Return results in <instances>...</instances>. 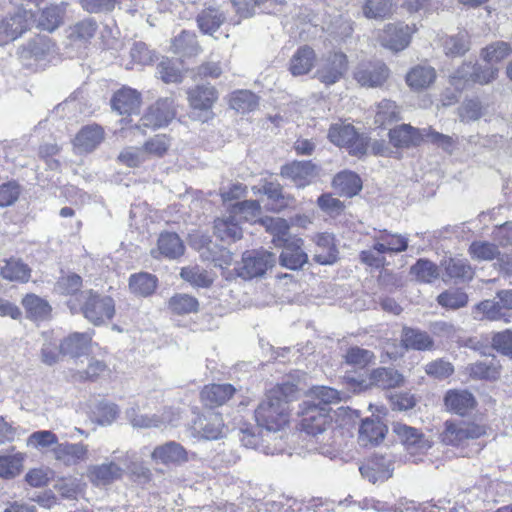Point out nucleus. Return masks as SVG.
Returning a JSON list of instances; mask_svg holds the SVG:
<instances>
[{"label": "nucleus", "instance_id": "14", "mask_svg": "<svg viewBox=\"0 0 512 512\" xmlns=\"http://www.w3.org/2000/svg\"><path fill=\"white\" fill-rule=\"evenodd\" d=\"M412 31L403 23H390L385 26L380 35V43L383 47L394 52L404 50L410 43Z\"/></svg>", "mask_w": 512, "mask_h": 512}, {"label": "nucleus", "instance_id": "38", "mask_svg": "<svg viewBox=\"0 0 512 512\" xmlns=\"http://www.w3.org/2000/svg\"><path fill=\"white\" fill-rule=\"evenodd\" d=\"M314 60L315 53L311 47H299L290 60L289 70L294 76L307 74L312 69Z\"/></svg>", "mask_w": 512, "mask_h": 512}, {"label": "nucleus", "instance_id": "56", "mask_svg": "<svg viewBox=\"0 0 512 512\" xmlns=\"http://www.w3.org/2000/svg\"><path fill=\"white\" fill-rule=\"evenodd\" d=\"M512 52V48L509 43L503 41H497L486 46L482 52V58L488 63H498L505 59Z\"/></svg>", "mask_w": 512, "mask_h": 512}, {"label": "nucleus", "instance_id": "34", "mask_svg": "<svg viewBox=\"0 0 512 512\" xmlns=\"http://www.w3.org/2000/svg\"><path fill=\"white\" fill-rule=\"evenodd\" d=\"M401 341L406 349L426 351L434 347L432 337L427 332L415 328H403Z\"/></svg>", "mask_w": 512, "mask_h": 512}, {"label": "nucleus", "instance_id": "5", "mask_svg": "<svg viewBox=\"0 0 512 512\" xmlns=\"http://www.w3.org/2000/svg\"><path fill=\"white\" fill-rule=\"evenodd\" d=\"M301 428L312 436L322 435L332 425L330 409L315 402L303 403Z\"/></svg>", "mask_w": 512, "mask_h": 512}, {"label": "nucleus", "instance_id": "2", "mask_svg": "<svg viewBox=\"0 0 512 512\" xmlns=\"http://www.w3.org/2000/svg\"><path fill=\"white\" fill-rule=\"evenodd\" d=\"M67 305L72 313L81 312L92 324L99 326L111 320L115 315V302L110 296L101 295L92 290L81 291Z\"/></svg>", "mask_w": 512, "mask_h": 512}, {"label": "nucleus", "instance_id": "36", "mask_svg": "<svg viewBox=\"0 0 512 512\" xmlns=\"http://www.w3.org/2000/svg\"><path fill=\"white\" fill-rule=\"evenodd\" d=\"M436 79V71L429 65H417L406 75V83L414 90L429 87Z\"/></svg>", "mask_w": 512, "mask_h": 512}, {"label": "nucleus", "instance_id": "44", "mask_svg": "<svg viewBox=\"0 0 512 512\" xmlns=\"http://www.w3.org/2000/svg\"><path fill=\"white\" fill-rule=\"evenodd\" d=\"M22 305L28 316L33 319H45L51 312L49 303L35 294H27L22 299Z\"/></svg>", "mask_w": 512, "mask_h": 512}, {"label": "nucleus", "instance_id": "58", "mask_svg": "<svg viewBox=\"0 0 512 512\" xmlns=\"http://www.w3.org/2000/svg\"><path fill=\"white\" fill-rule=\"evenodd\" d=\"M97 23L93 19H85L71 27L69 38L72 41L87 42L94 37Z\"/></svg>", "mask_w": 512, "mask_h": 512}, {"label": "nucleus", "instance_id": "42", "mask_svg": "<svg viewBox=\"0 0 512 512\" xmlns=\"http://www.w3.org/2000/svg\"><path fill=\"white\" fill-rule=\"evenodd\" d=\"M393 13L391 0H365L362 5V14L369 20H384Z\"/></svg>", "mask_w": 512, "mask_h": 512}, {"label": "nucleus", "instance_id": "39", "mask_svg": "<svg viewBox=\"0 0 512 512\" xmlns=\"http://www.w3.org/2000/svg\"><path fill=\"white\" fill-rule=\"evenodd\" d=\"M91 340L92 336L90 333L75 332L60 343L59 350L64 355L77 357L85 352Z\"/></svg>", "mask_w": 512, "mask_h": 512}, {"label": "nucleus", "instance_id": "20", "mask_svg": "<svg viewBox=\"0 0 512 512\" xmlns=\"http://www.w3.org/2000/svg\"><path fill=\"white\" fill-rule=\"evenodd\" d=\"M151 458L164 465H182L188 462V452L178 442L169 441L154 448Z\"/></svg>", "mask_w": 512, "mask_h": 512}, {"label": "nucleus", "instance_id": "59", "mask_svg": "<svg viewBox=\"0 0 512 512\" xmlns=\"http://www.w3.org/2000/svg\"><path fill=\"white\" fill-rule=\"evenodd\" d=\"M310 396L318 401L319 406L328 407L329 404L337 403L342 399V393L327 386H314L310 389Z\"/></svg>", "mask_w": 512, "mask_h": 512}, {"label": "nucleus", "instance_id": "10", "mask_svg": "<svg viewBox=\"0 0 512 512\" xmlns=\"http://www.w3.org/2000/svg\"><path fill=\"white\" fill-rule=\"evenodd\" d=\"M390 70L381 61L360 63L354 71V79L363 87H381L389 78Z\"/></svg>", "mask_w": 512, "mask_h": 512}, {"label": "nucleus", "instance_id": "21", "mask_svg": "<svg viewBox=\"0 0 512 512\" xmlns=\"http://www.w3.org/2000/svg\"><path fill=\"white\" fill-rule=\"evenodd\" d=\"M104 129L98 124L83 126L76 134L73 144L79 153L94 151L104 140Z\"/></svg>", "mask_w": 512, "mask_h": 512}, {"label": "nucleus", "instance_id": "51", "mask_svg": "<svg viewBox=\"0 0 512 512\" xmlns=\"http://www.w3.org/2000/svg\"><path fill=\"white\" fill-rule=\"evenodd\" d=\"M180 276L193 286L202 288L211 286L214 281L213 277L206 270L198 266L182 268Z\"/></svg>", "mask_w": 512, "mask_h": 512}, {"label": "nucleus", "instance_id": "13", "mask_svg": "<svg viewBox=\"0 0 512 512\" xmlns=\"http://www.w3.org/2000/svg\"><path fill=\"white\" fill-rule=\"evenodd\" d=\"M304 241L299 237H288L286 242L278 244L282 248L279 256L280 265L290 269L298 270L308 262V255L303 249Z\"/></svg>", "mask_w": 512, "mask_h": 512}, {"label": "nucleus", "instance_id": "7", "mask_svg": "<svg viewBox=\"0 0 512 512\" xmlns=\"http://www.w3.org/2000/svg\"><path fill=\"white\" fill-rule=\"evenodd\" d=\"M275 255L266 250L246 251L242 257V266L238 275L243 279L263 276L275 264Z\"/></svg>", "mask_w": 512, "mask_h": 512}, {"label": "nucleus", "instance_id": "3", "mask_svg": "<svg viewBox=\"0 0 512 512\" xmlns=\"http://www.w3.org/2000/svg\"><path fill=\"white\" fill-rule=\"evenodd\" d=\"M328 138L333 144L348 148L353 155L362 156L367 151V137L357 133L351 124H333L329 129Z\"/></svg>", "mask_w": 512, "mask_h": 512}, {"label": "nucleus", "instance_id": "50", "mask_svg": "<svg viewBox=\"0 0 512 512\" xmlns=\"http://www.w3.org/2000/svg\"><path fill=\"white\" fill-rule=\"evenodd\" d=\"M443 48L447 56L459 57L464 55L470 48L467 33L461 32L446 38L443 42Z\"/></svg>", "mask_w": 512, "mask_h": 512}, {"label": "nucleus", "instance_id": "28", "mask_svg": "<svg viewBox=\"0 0 512 512\" xmlns=\"http://www.w3.org/2000/svg\"><path fill=\"white\" fill-rule=\"evenodd\" d=\"M157 250H152V255L157 258L158 253L169 259H176L183 255L185 247L180 239V237L176 233L165 232L160 234L157 243Z\"/></svg>", "mask_w": 512, "mask_h": 512}, {"label": "nucleus", "instance_id": "53", "mask_svg": "<svg viewBox=\"0 0 512 512\" xmlns=\"http://www.w3.org/2000/svg\"><path fill=\"white\" fill-rule=\"evenodd\" d=\"M470 376L474 379L496 380L499 375V367L494 359L473 363L469 367Z\"/></svg>", "mask_w": 512, "mask_h": 512}, {"label": "nucleus", "instance_id": "27", "mask_svg": "<svg viewBox=\"0 0 512 512\" xmlns=\"http://www.w3.org/2000/svg\"><path fill=\"white\" fill-rule=\"evenodd\" d=\"M260 426L257 425V427L253 426H246L240 429V440L243 443V445L247 448H253L256 450H260L265 454H274L275 449H272L269 447L268 444H265L268 442V439L271 438V433H269V436H267V431L263 433L262 430H260Z\"/></svg>", "mask_w": 512, "mask_h": 512}, {"label": "nucleus", "instance_id": "62", "mask_svg": "<svg viewBox=\"0 0 512 512\" xmlns=\"http://www.w3.org/2000/svg\"><path fill=\"white\" fill-rule=\"evenodd\" d=\"M22 462L21 454L0 456V477L10 479L18 475Z\"/></svg>", "mask_w": 512, "mask_h": 512}, {"label": "nucleus", "instance_id": "55", "mask_svg": "<svg viewBox=\"0 0 512 512\" xmlns=\"http://www.w3.org/2000/svg\"><path fill=\"white\" fill-rule=\"evenodd\" d=\"M260 210L261 207L257 200H245L233 205L230 212L239 221H254L260 214Z\"/></svg>", "mask_w": 512, "mask_h": 512}, {"label": "nucleus", "instance_id": "23", "mask_svg": "<svg viewBox=\"0 0 512 512\" xmlns=\"http://www.w3.org/2000/svg\"><path fill=\"white\" fill-rule=\"evenodd\" d=\"M53 453L58 461L66 466H72L88 459V446L83 443H58Z\"/></svg>", "mask_w": 512, "mask_h": 512}, {"label": "nucleus", "instance_id": "32", "mask_svg": "<svg viewBox=\"0 0 512 512\" xmlns=\"http://www.w3.org/2000/svg\"><path fill=\"white\" fill-rule=\"evenodd\" d=\"M111 104L119 114L134 113L140 105V94L134 89L122 88L114 94Z\"/></svg>", "mask_w": 512, "mask_h": 512}, {"label": "nucleus", "instance_id": "33", "mask_svg": "<svg viewBox=\"0 0 512 512\" xmlns=\"http://www.w3.org/2000/svg\"><path fill=\"white\" fill-rule=\"evenodd\" d=\"M234 393L235 388L231 384H211L203 388L201 399L210 407L220 406L228 401Z\"/></svg>", "mask_w": 512, "mask_h": 512}, {"label": "nucleus", "instance_id": "46", "mask_svg": "<svg viewBox=\"0 0 512 512\" xmlns=\"http://www.w3.org/2000/svg\"><path fill=\"white\" fill-rule=\"evenodd\" d=\"M172 49L175 53L183 56L196 55L199 46L195 34L185 30L182 31L172 40Z\"/></svg>", "mask_w": 512, "mask_h": 512}, {"label": "nucleus", "instance_id": "40", "mask_svg": "<svg viewBox=\"0 0 512 512\" xmlns=\"http://www.w3.org/2000/svg\"><path fill=\"white\" fill-rule=\"evenodd\" d=\"M1 275L8 281L25 283L31 277V269L22 260L10 258L5 260L4 266L1 267Z\"/></svg>", "mask_w": 512, "mask_h": 512}, {"label": "nucleus", "instance_id": "18", "mask_svg": "<svg viewBox=\"0 0 512 512\" xmlns=\"http://www.w3.org/2000/svg\"><path fill=\"white\" fill-rule=\"evenodd\" d=\"M361 475L375 484L383 482L392 476V462L390 458L382 455H374L359 468Z\"/></svg>", "mask_w": 512, "mask_h": 512}, {"label": "nucleus", "instance_id": "22", "mask_svg": "<svg viewBox=\"0 0 512 512\" xmlns=\"http://www.w3.org/2000/svg\"><path fill=\"white\" fill-rule=\"evenodd\" d=\"M424 139L423 130L409 124L399 125L389 131L390 143L397 148H410L418 146Z\"/></svg>", "mask_w": 512, "mask_h": 512}, {"label": "nucleus", "instance_id": "25", "mask_svg": "<svg viewBox=\"0 0 512 512\" xmlns=\"http://www.w3.org/2000/svg\"><path fill=\"white\" fill-rule=\"evenodd\" d=\"M214 235L222 242L231 243L242 238L240 221L229 212L214 221Z\"/></svg>", "mask_w": 512, "mask_h": 512}, {"label": "nucleus", "instance_id": "41", "mask_svg": "<svg viewBox=\"0 0 512 512\" xmlns=\"http://www.w3.org/2000/svg\"><path fill=\"white\" fill-rule=\"evenodd\" d=\"M403 376L394 368L380 367L374 369L370 374L371 384L384 388H395L403 382Z\"/></svg>", "mask_w": 512, "mask_h": 512}, {"label": "nucleus", "instance_id": "11", "mask_svg": "<svg viewBox=\"0 0 512 512\" xmlns=\"http://www.w3.org/2000/svg\"><path fill=\"white\" fill-rule=\"evenodd\" d=\"M188 101L194 111H200L198 119L207 121L212 115L211 108L218 98L216 89L210 84L197 85L188 92Z\"/></svg>", "mask_w": 512, "mask_h": 512}, {"label": "nucleus", "instance_id": "54", "mask_svg": "<svg viewBox=\"0 0 512 512\" xmlns=\"http://www.w3.org/2000/svg\"><path fill=\"white\" fill-rule=\"evenodd\" d=\"M264 224L267 231L273 235L272 241L276 246L286 242L288 237H294L293 235L289 234V224L283 218H267L264 220Z\"/></svg>", "mask_w": 512, "mask_h": 512}, {"label": "nucleus", "instance_id": "30", "mask_svg": "<svg viewBox=\"0 0 512 512\" xmlns=\"http://www.w3.org/2000/svg\"><path fill=\"white\" fill-rule=\"evenodd\" d=\"M386 432L387 428L380 420L366 418L360 425L358 441L362 446L376 445L384 439Z\"/></svg>", "mask_w": 512, "mask_h": 512}, {"label": "nucleus", "instance_id": "12", "mask_svg": "<svg viewBox=\"0 0 512 512\" xmlns=\"http://www.w3.org/2000/svg\"><path fill=\"white\" fill-rule=\"evenodd\" d=\"M176 115L173 99H159L141 117L139 127L159 128L167 125Z\"/></svg>", "mask_w": 512, "mask_h": 512}, {"label": "nucleus", "instance_id": "1", "mask_svg": "<svg viewBox=\"0 0 512 512\" xmlns=\"http://www.w3.org/2000/svg\"><path fill=\"white\" fill-rule=\"evenodd\" d=\"M294 392V385L283 384L270 390L258 405L255 410V419L258 426L267 430V436L288 423L289 402Z\"/></svg>", "mask_w": 512, "mask_h": 512}, {"label": "nucleus", "instance_id": "35", "mask_svg": "<svg viewBox=\"0 0 512 512\" xmlns=\"http://www.w3.org/2000/svg\"><path fill=\"white\" fill-rule=\"evenodd\" d=\"M332 185L341 196L345 197H353L362 189L360 177L351 171H342L335 175Z\"/></svg>", "mask_w": 512, "mask_h": 512}, {"label": "nucleus", "instance_id": "24", "mask_svg": "<svg viewBox=\"0 0 512 512\" xmlns=\"http://www.w3.org/2000/svg\"><path fill=\"white\" fill-rule=\"evenodd\" d=\"M127 418L133 427L137 428H159L166 425H174V418L169 411L161 415H144L139 413L138 407H131L126 412Z\"/></svg>", "mask_w": 512, "mask_h": 512}, {"label": "nucleus", "instance_id": "4", "mask_svg": "<svg viewBox=\"0 0 512 512\" xmlns=\"http://www.w3.org/2000/svg\"><path fill=\"white\" fill-rule=\"evenodd\" d=\"M129 460V452L115 456L109 460L97 465H91L87 470V477L90 482L97 487L107 486L120 480L125 472L121 464H126Z\"/></svg>", "mask_w": 512, "mask_h": 512}, {"label": "nucleus", "instance_id": "63", "mask_svg": "<svg viewBox=\"0 0 512 512\" xmlns=\"http://www.w3.org/2000/svg\"><path fill=\"white\" fill-rule=\"evenodd\" d=\"M82 287V278L75 273L61 276L55 284V290L62 295H75Z\"/></svg>", "mask_w": 512, "mask_h": 512}, {"label": "nucleus", "instance_id": "31", "mask_svg": "<svg viewBox=\"0 0 512 512\" xmlns=\"http://www.w3.org/2000/svg\"><path fill=\"white\" fill-rule=\"evenodd\" d=\"M200 258L214 264L215 267L221 269L227 268L233 261L232 253L221 246L209 241L207 244L199 248Z\"/></svg>", "mask_w": 512, "mask_h": 512}, {"label": "nucleus", "instance_id": "60", "mask_svg": "<svg viewBox=\"0 0 512 512\" xmlns=\"http://www.w3.org/2000/svg\"><path fill=\"white\" fill-rule=\"evenodd\" d=\"M171 146V139L166 134H157L145 142L142 149L145 154L162 157Z\"/></svg>", "mask_w": 512, "mask_h": 512}, {"label": "nucleus", "instance_id": "47", "mask_svg": "<svg viewBox=\"0 0 512 512\" xmlns=\"http://www.w3.org/2000/svg\"><path fill=\"white\" fill-rule=\"evenodd\" d=\"M198 307V300L195 297L184 293L175 294L168 301V308L178 315L197 312Z\"/></svg>", "mask_w": 512, "mask_h": 512}, {"label": "nucleus", "instance_id": "19", "mask_svg": "<svg viewBox=\"0 0 512 512\" xmlns=\"http://www.w3.org/2000/svg\"><path fill=\"white\" fill-rule=\"evenodd\" d=\"M28 14L26 11H17L15 14L0 20V45H5L28 29Z\"/></svg>", "mask_w": 512, "mask_h": 512}, {"label": "nucleus", "instance_id": "9", "mask_svg": "<svg viewBox=\"0 0 512 512\" xmlns=\"http://www.w3.org/2000/svg\"><path fill=\"white\" fill-rule=\"evenodd\" d=\"M348 70L347 56L342 52L330 53L317 69L315 77L326 86L338 82Z\"/></svg>", "mask_w": 512, "mask_h": 512}, {"label": "nucleus", "instance_id": "61", "mask_svg": "<svg viewBox=\"0 0 512 512\" xmlns=\"http://www.w3.org/2000/svg\"><path fill=\"white\" fill-rule=\"evenodd\" d=\"M437 301L443 307L459 309L466 306L468 296L460 289L447 290L438 295Z\"/></svg>", "mask_w": 512, "mask_h": 512}, {"label": "nucleus", "instance_id": "8", "mask_svg": "<svg viewBox=\"0 0 512 512\" xmlns=\"http://www.w3.org/2000/svg\"><path fill=\"white\" fill-rule=\"evenodd\" d=\"M392 431L411 455L425 453L431 448V441L414 427L394 422L392 424Z\"/></svg>", "mask_w": 512, "mask_h": 512}, {"label": "nucleus", "instance_id": "15", "mask_svg": "<svg viewBox=\"0 0 512 512\" xmlns=\"http://www.w3.org/2000/svg\"><path fill=\"white\" fill-rule=\"evenodd\" d=\"M223 428L221 415L212 411L197 417L191 427L194 435L206 440H216L222 437Z\"/></svg>", "mask_w": 512, "mask_h": 512}, {"label": "nucleus", "instance_id": "16", "mask_svg": "<svg viewBox=\"0 0 512 512\" xmlns=\"http://www.w3.org/2000/svg\"><path fill=\"white\" fill-rule=\"evenodd\" d=\"M281 175L289 178L297 187H305L318 176V168L311 161H293L282 166Z\"/></svg>", "mask_w": 512, "mask_h": 512}, {"label": "nucleus", "instance_id": "37", "mask_svg": "<svg viewBox=\"0 0 512 512\" xmlns=\"http://www.w3.org/2000/svg\"><path fill=\"white\" fill-rule=\"evenodd\" d=\"M157 284V277L147 272L135 273L129 278L130 291L141 297L152 295L157 288Z\"/></svg>", "mask_w": 512, "mask_h": 512}, {"label": "nucleus", "instance_id": "64", "mask_svg": "<svg viewBox=\"0 0 512 512\" xmlns=\"http://www.w3.org/2000/svg\"><path fill=\"white\" fill-rule=\"evenodd\" d=\"M374 353L360 347H351L345 354V362L359 368H364L374 360Z\"/></svg>", "mask_w": 512, "mask_h": 512}, {"label": "nucleus", "instance_id": "6", "mask_svg": "<svg viewBox=\"0 0 512 512\" xmlns=\"http://www.w3.org/2000/svg\"><path fill=\"white\" fill-rule=\"evenodd\" d=\"M486 433L485 427L466 421H446L441 434L442 442L446 445L459 446L471 439H477Z\"/></svg>", "mask_w": 512, "mask_h": 512}, {"label": "nucleus", "instance_id": "29", "mask_svg": "<svg viewBox=\"0 0 512 512\" xmlns=\"http://www.w3.org/2000/svg\"><path fill=\"white\" fill-rule=\"evenodd\" d=\"M444 402L448 410L459 415L467 414L476 404L473 394L467 390L448 391L445 395Z\"/></svg>", "mask_w": 512, "mask_h": 512}, {"label": "nucleus", "instance_id": "45", "mask_svg": "<svg viewBox=\"0 0 512 512\" xmlns=\"http://www.w3.org/2000/svg\"><path fill=\"white\" fill-rule=\"evenodd\" d=\"M225 16L216 8H206L197 16L200 30L206 34L215 32L224 22Z\"/></svg>", "mask_w": 512, "mask_h": 512}, {"label": "nucleus", "instance_id": "52", "mask_svg": "<svg viewBox=\"0 0 512 512\" xmlns=\"http://www.w3.org/2000/svg\"><path fill=\"white\" fill-rule=\"evenodd\" d=\"M468 251L470 256L478 261H490L500 256L497 245L486 241L472 242Z\"/></svg>", "mask_w": 512, "mask_h": 512}, {"label": "nucleus", "instance_id": "17", "mask_svg": "<svg viewBox=\"0 0 512 512\" xmlns=\"http://www.w3.org/2000/svg\"><path fill=\"white\" fill-rule=\"evenodd\" d=\"M440 267L444 270L443 279L448 278L454 283L469 282L475 274L469 261L462 257L445 258L441 261Z\"/></svg>", "mask_w": 512, "mask_h": 512}, {"label": "nucleus", "instance_id": "48", "mask_svg": "<svg viewBox=\"0 0 512 512\" xmlns=\"http://www.w3.org/2000/svg\"><path fill=\"white\" fill-rule=\"evenodd\" d=\"M230 106L241 113L250 112L258 106V97L249 90H239L232 93Z\"/></svg>", "mask_w": 512, "mask_h": 512}, {"label": "nucleus", "instance_id": "26", "mask_svg": "<svg viewBox=\"0 0 512 512\" xmlns=\"http://www.w3.org/2000/svg\"><path fill=\"white\" fill-rule=\"evenodd\" d=\"M316 250L313 259L321 265H331L337 261L338 250L334 238L329 233H320L314 237Z\"/></svg>", "mask_w": 512, "mask_h": 512}, {"label": "nucleus", "instance_id": "49", "mask_svg": "<svg viewBox=\"0 0 512 512\" xmlns=\"http://www.w3.org/2000/svg\"><path fill=\"white\" fill-rule=\"evenodd\" d=\"M410 273L420 282L431 283L438 278L439 269L433 262L427 259H419L411 266Z\"/></svg>", "mask_w": 512, "mask_h": 512}, {"label": "nucleus", "instance_id": "43", "mask_svg": "<svg viewBox=\"0 0 512 512\" xmlns=\"http://www.w3.org/2000/svg\"><path fill=\"white\" fill-rule=\"evenodd\" d=\"M66 11V4H55L46 7L39 18V26L46 31L52 32L62 23Z\"/></svg>", "mask_w": 512, "mask_h": 512}, {"label": "nucleus", "instance_id": "57", "mask_svg": "<svg viewBox=\"0 0 512 512\" xmlns=\"http://www.w3.org/2000/svg\"><path fill=\"white\" fill-rule=\"evenodd\" d=\"M400 111L394 101L384 99L378 104L375 122L381 126L398 121Z\"/></svg>", "mask_w": 512, "mask_h": 512}]
</instances>
